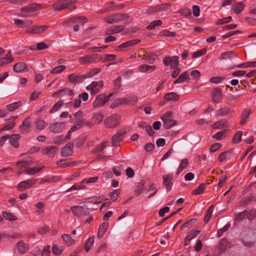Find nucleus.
I'll return each instance as SVG.
<instances>
[{"label": "nucleus", "mask_w": 256, "mask_h": 256, "mask_svg": "<svg viewBox=\"0 0 256 256\" xmlns=\"http://www.w3.org/2000/svg\"><path fill=\"white\" fill-rule=\"evenodd\" d=\"M121 121V116L118 114H112L104 120V125L107 128H112L117 126Z\"/></svg>", "instance_id": "nucleus-1"}, {"label": "nucleus", "mask_w": 256, "mask_h": 256, "mask_svg": "<svg viewBox=\"0 0 256 256\" xmlns=\"http://www.w3.org/2000/svg\"><path fill=\"white\" fill-rule=\"evenodd\" d=\"M164 123L163 126L166 129H170L176 124V122L172 119V112H167L161 118Z\"/></svg>", "instance_id": "nucleus-2"}, {"label": "nucleus", "mask_w": 256, "mask_h": 256, "mask_svg": "<svg viewBox=\"0 0 256 256\" xmlns=\"http://www.w3.org/2000/svg\"><path fill=\"white\" fill-rule=\"evenodd\" d=\"M102 60L100 55L94 54H88L84 56L80 57L79 59V62L81 64L96 63Z\"/></svg>", "instance_id": "nucleus-3"}, {"label": "nucleus", "mask_w": 256, "mask_h": 256, "mask_svg": "<svg viewBox=\"0 0 256 256\" xmlns=\"http://www.w3.org/2000/svg\"><path fill=\"white\" fill-rule=\"evenodd\" d=\"M102 86L103 82L102 80L94 81L86 87V90L94 96L98 94Z\"/></svg>", "instance_id": "nucleus-4"}, {"label": "nucleus", "mask_w": 256, "mask_h": 256, "mask_svg": "<svg viewBox=\"0 0 256 256\" xmlns=\"http://www.w3.org/2000/svg\"><path fill=\"white\" fill-rule=\"evenodd\" d=\"M65 122H59L50 124L49 130L54 133H60L65 129Z\"/></svg>", "instance_id": "nucleus-5"}, {"label": "nucleus", "mask_w": 256, "mask_h": 256, "mask_svg": "<svg viewBox=\"0 0 256 256\" xmlns=\"http://www.w3.org/2000/svg\"><path fill=\"white\" fill-rule=\"evenodd\" d=\"M222 90L218 88H216L212 90L211 92V98L213 102L218 103L222 98Z\"/></svg>", "instance_id": "nucleus-6"}, {"label": "nucleus", "mask_w": 256, "mask_h": 256, "mask_svg": "<svg viewBox=\"0 0 256 256\" xmlns=\"http://www.w3.org/2000/svg\"><path fill=\"white\" fill-rule=\"evenodd\" d=\"M108 100V98H106L104 94H99L96 97L94 103V108H98L103 106Z\"/></svg>", "instance_id": "nucleus-7"}, {"label": "nucleus", "mask_w": 256, "mask_h": 256, "mask_svg": "<svg viewBox=\"0 0 256 256\" xmlns=\"http://www.w3.org/2000/svg\"><path fill=\"white\" fill-rule=\"evenodd\" d=\"M36 182V180H35L30 179L22 181L18 185V188L20 191H23L26 188H30Z\"/></svg>", "instance_id": "nucleus-8"}, {"label": "nucleus", "mask_w": 256, "mask_h": 256, "mask_svg": "<svg viewBox=\"0 0 256 256\" xmlns=\"http://www.w3.org/2000/svg\"><path fill=\"white\" fill-rule=\"evenodd\" d=\"M70 209L73 214L78 217L83 216L88 214V212L84 210L82 206H74Z\"/></svg>", "instance_id": "nucleus-9"}, {"label": "nucleus", "mask_w": 256, "mask_h": 256, "mask_svg": "<svg viewBox=\"0 0 256 256\" xmlns=\"http://www.w3.org/2000/svg\"><path fill=\"white\" fill-rule=\"evenodd\" d=\"M163 178V184L166 186V190L168 192L172 188V180L173 178V174H170L167 175H164Z\"/></svg>", "instance_id": "nucleus-10"}, {"label": "nucleus", "mask_w": 256, "mask_h": 256, "mask_svg": "<svg viewBox=\"0 0 256 256\" xmlns=\"http://www.w3.org/2000/svg\"><path fill=\"white\" fill-rule=\"evenodd\" d=\"M74 144L69 142L66 144L61 150V154L62 156H67L72 154Z\"/></svg>", "instance_id": "nucleus-11"}, {"label": "nucleus", "mask_w": 256, "mask_h": 256, "mask_svg": "<svg viewBox=\"0 0 256 256\" xmlns=\"http://www.w3.org/2000/svg\"><path fill=\"white\" fill-rule=\"evenodd\" d=\"M70 82L72 83H79L82 82L83 80L86 79L84 75H79L76 74H72L68 77Z\"/></svg>", "instance_id": "nucleus-12"}, {"label": "nucleus", "mask_w": 256, "mask_h": 256, "mask_svg": "<svg viewBox=\"0 0 256 256\" xmlns=\"http://www.w3.org/2000/svg\"><path fill=\"white\" fill-rule=\"evenodd\" d=\"M48 28V26L46 25L34 26L31 28L28 32L34 34L42 33L46 32Z\"/></svg>", "instance_id": "nucleus-13"}, {"label": "nucleus", "mask_w": 256, "mask_h": 256, "mask_svg": "<svg viewBox=\"0 0 256 256\" xmlns=\"http://www.w3.org/2000/svg\"><path fill=\"white\" fill-rule=\"evenodd\" d=\"M67 8H68V4L66 0H60L53 5V8L56 11H60Z\"/></svg>", "instance_id": "nucleus-14"}, {"label": "nucleus", "mask_w": 256, "mask_h": 256, "mask_svg": "<svg viewBox=\"0 0 256 256\" xmlns=\"http://www.w3.org/2000/svg\"><path fill=\"white\" fill-rule=\"evenodd\" d=\"M140 40H132L124 42L118 46V48L120 50H124V49L132 46L135 45L140 42Z\"/></svg>", "instance_id": "nucleus-15"}, {"label": "nucleus", "mask_w": 256, "mask_h": 256, "mask_svg": "<svg viewBox=\"0 0 256 256\" xmlns=\"http://www.w3.org/2000/svg\"><path fill=\"white\" fill-rule=\"evenodd\" d=\"M58 148L55 146H48L42 148V152L44 154L49 156H53Z\"/></svg>", "instance_id": "nucleus-16"}, {"label": "nucleus", "mask_w": 256, "mask_h": 256, "mask_svg": "<svg viewBox=\"0 0 256 256\" xmlns=\"http://www.w3.org/2000/svg\"><path fill=\"white\" fill-rule=\"evenodd\" d=\"M124 28V26L123 25H120L116 27H112L106 30V33L107 35L118 33L122 31Z\"/></svg>", "instance_id": "nucleus-17"}, {"label": "nucleus", "mask_w": 256, "mask_h": 256, "mask_svg": "<svg viewBox=\"0 0 256 256\" xmlns=\"http://www.w3.org/2000/svg\"><path fill=\"white\" fill-rule=\"evenodd\" d=\"M66 160H61L58 161L56 162V164L61 168H67L70 166H74L76 165V162H66Z\"/></svg>", "instance_id": "nucleus-18"}, {"label": "nucleus", "mask_w": 256, "mask_h": 256, "mask_svg": "<svg viewBox=\"0 0 256 256\" xmlns=\"http://www.w3.org/2000/svg\"><path fill=\"white\" fill-rule=\"evenodd\" d=\"M26 68V64L22 62H20L15 64L13 67V70L16 72H22Z\"/></svg>", "instance_id": "nucleus-19"}, {"label": "nucleus", "mask_w": 256, "mask_h": 256, "mask_svg": "<svg viewBox=\"0 0 256 256\" xmlns=\"http://www.w3.org/2000/svg\"><path fill=\"white\" fill-rule=\"evenodd\" d=\"M108 226V222H103L100 226L98 230V236L99 238H102L107 230Z\"/></svg>", "instance_id": "nucleus-20"}, {"label": "nucleus", "mask_w": 256, "mask_h": 256, "mask_svg": "<svg viewBox=\"0 0 256 256\" xmlns=\"http://www.w3.org/2000/svg\"><path fill=\"white\" fill-rule=\"evenodd\" d=\"M40 8V6L36 4H32L30 6H28L22 8L20 10L22 12H31Z\"/></svg>", "instance_id": "nucleus-21"}, {"label": "nucleus", "mask_w": 256, "mask_h": 256, "mask_svg": "<svg viewBox=\"0 0 256 256\" xmlns=\"http://www.w3.org/2000/svg\"><path fill=\"white\" fill-rule=\"evenodd\" d=\"M17 248L20 254H23L28 251V248L26 244L22 241H20L17 244Z\"/></svg>", "instance_id": "nucleus-22"}, {"label": "nucleus", "mask_w": 256, "mask_h": 256, "mask_svg": "<svg viewBox=\"0 0 256 256\" xmlns=\"http://www.w3.org/2000/svg\"><path fill=\"white\" fill-rule=\"evenodd\" d=\"M20 136L18 134H14L9 136L10 142L15 148L18 146V140L20 139Z\"/></svg>", "instance_id": "nucleus-23"}, {"label": "nucleus", "mask_w": 256, "mask_h": 256, "mask_svg": "<svg viewBox=\"0 0 256 256\" xmlns=\"http://www.w3.org/2000/svg\"><path fill=\"white\" fill-rule=\"evenodd\" d=\"M228 122L226 120H222L216 122L212 125V127L214 129H220L228 126Z\"/></svg>", "instance_id": "nucleus-24"}, {"label": "nucleus", "mask_w": 256, "mask_h": 256, "mask_svg": "<svg viewBox=\"0 0 256 256\" xmlns=\"http://www.w3.org/2000/svg\"><path fill=\"white\" fill-rule=\"evenodd\" d=\"M88 20L84 16H74L70 20V22L72 23H78L80 24H84L87 22Z\"/></svg>", "instance_id": "nucleus-25"}, {"label": "nucleus", "mask_w": 256, "mask_h": 256, "mask_svg": "<svg viewBox=\"0 0 256 256\" xmlns=\"http://www.w3.org/2000/svg\"><path fill=\"white\" fill-rule=\"evenodd\" d=\"M251 112H252L250 110H245L243 112L242 115V120L240 121L241 124L244 125L245 124H246V122L248 120L250 115L251 114Z\"/></svg>", "instance_id": "nucleus-26"}, {"label": "nucleus", "mask_w": 256, "mask_h": 256, "mask_svg": "<svg viewBox=\"0 0 256 256\" xmlns=\"http://www.w3.org/2000/svg\"><path fill=\"white\" fill-rule=\"evenodd\" d=\"M188 164V160L186 158L182 159L181 163L177 170L176 174H179L184 169H185Z\"/></svg>", "instance_id": "nucleus-27"}, {"label": "nucleus", "mask_w": 256, "mask_h": 256, "mask_svg": "<svg viewBox=\"0 0 256 256\" xmlns=\"http://www.w3.org/2000/svg\"><path fill=\"white\" fill-rule=\"evenodd\" d=\"M94 238L93 236L90 237L86 242V244H84V250L86 252H88L92 246L94 244Z\"/></svg>", "instance_id": "nucleus-28"}, {"label": "nucleus", "mask_w": 256, "mask_h": 256, "mask_svg": "<svg viewBox=\"0 0 256 256\" xmlns=\"http://www.w3.org/2000/svg\"><path fill=\"white\" fill-rule=\"evenodd\" d=\"M164 98L166 101L177 100L178 99V96L175 92H170L166 94Z\"/></svg>", "instance_id": "nucleus-29"}, {"label": "nucleus", "mask_w": 256, "mask_h": 256, "mask_svg": "<svg viewBox=\"0 0 256 256\" xmlns=\"http://www.w3.org/2000/svg\"><path fill=\"white\" fill-rule=\"evenodd\" d=\"M236 55L234 52H223L220 58L221 60H226V59H232V58H236Z\"/></svg>", "instance_id": "nucleus-30"}, {"label": "nucleus", "mask_w": 256, "mask_h": 256, "mask_svg": "<svg viewBox=\"0 0 256 256\" xmlns=\"http://www.w3.org/2000/svg\"><path fill=\"white\" fill-rule=\"evenodd\" d=\"M104 116V114L102 112L96 113L93 114L92 118L94 120V122L98 124L100 123Z\"/></svg>", "instance_id": "nucleus-31"}, {"label": "nucleus", "mask_w": 256, "mask_h": 256, "mask_svg": "<svg viewBox=\"0 0 256 256\" xmlns=\"http://www.w3.org/2000/svg\"><path fill=\"white\" fill-rule=\"evenodd\" d=\"M188 78V75L186 72H184L182 73L178 78V79H176L174 82V84H176L178 83H181L184 82L185 80H186Z\"/></svg>", "instance_id": "nucleus-32"}, {"label": "nucleus", "mask_w": 256, "mask_h": 256, "mask_svg": "<svg viewBox=\"0 0 256 256\" xmlns=\"http://www.w3.org/2000/svg\"><path fill=\"white\" fill-rule=\"evenodd\" d=\"M244 8V4L242 2L236 3L233 5L232 9L236 14L240 13Z\"/></svg>", "instance_id": "nucleus-33"}, {"label": "nucleus", "mask_w": 256, "mask_h": 256, "mask_svg": "<svg viewBox=\"0 0 256 256\" xmlns=\"http://www.w3.org/2000/svg\"><path fill=\"white\" fill-rule=\"evenodd\" d=\"M62 238L68 246H71L74 242V240L71 238L70 234H64L62 235Z\"/></svg>", "instance_id": "nucleus-34"}, {"label": "nucleus", "mask_w": 256, "mask_h": 256, "mask_svg": "<svg viewBox=\"0 0 256 256\" xmlns=\"http://www.w3.org/2000/svg\"><path fill=\"white\" fill-rule=\"evenodd\" d=\"M126 133V132L123 133H118L116 134L112 138V142L113 144H115L117 142L121 141L123 139L124 135Z\"/></svg>", "instance_id": "nucleus-35"}, {"label": "nucleus", "mask_w": 256, "mask_h": 256, "mask_svg": "<svg viewBox=\"0 0 256 256\" xmlns=\"http://www.w3.org/2000/svg\"><path fill=\"white\" fill-rule=\"evenodd\" d=\"M138 68L141 72H145L147 71H152L155 69V67L154 66H148L147 64H142L140 66L138 67Z\"/></svg>", "instance_id": "nucleus-36"}, {"label": "nucleus", "mask_w": 256, "mask_h": 256, "mask_svg": "<svg viewBox=\"0 0 256 256\" xmlns=\"http://www.w3.org/2000/svg\"><path fill=\"white\" fill-rule=\"evenodd\" d=\"M64 248L62 246H60L54 244L52 245V252L54 254H60L64 251Z\"/></svg>", "instance_id": "nucleus-37"}, {"label": "nucleus", "mask_w": 256, "mask_h": 256, "mask_svg": "<svg viewBox=\"0 0 256 256\" xmlns=\"http://www.w3.org/2000/svg\"><path fill=\"white\" fill-rule=\"evenodd\" d=\"M21 105V102L20 101L15 102L6 106L8 110L10 112H12L18 108Z\"/></svg>", "instance_id": "nucleus-38"}, {"label": "nucleus", "mask_w": 256, "mask_h": 256, "mask_svg": "<svg viewBox=\"0 0 256 256\" xmlns=\"http://www.w3.org/2000/svg\"><path fill=\"white\" fill-rule=\"evenodd\" d=\"M162 24V21L161 20H156L150 24L146 28L148 30H150L154 29L156 26H160Z\"/></svg>", "instance_id": "nucleus-39"}, {"label": "nucleus", "mask_w": 256, "mask_h": 256, "mask_svg": "<svg viewBox=\"0 0 256 256\" xmlns=\"http://www.w3.org/2000/svg\"><path fill=\"white\" fill-rule=\"evenodd\" d=\"M100 68H96L93 69L90 72L84 74L86 79L94 76L96 74L100 72Z\"/></svg>", "instance_id": "nucleus-40"}, {"label": "nucleus", "mask_w": 256, "mask_h": 256, "mask_svg": "<svg viewBox=\"0 0 256 256\" xmlns=\"http://www.w3.org/2000/svg\"><path fill=\"white\" fill-rule=\"evenodd\" d=\"M213 210H214V206H211L207 210L206 214L204 218V222L206 223H207L208 222V220H210V218L212 216Z\"/></svg>", "instance_id": "nucleus-41"}, {"label": "nucleus", "mask_w": 256, "mask_h": 256, "mask_svg": "<svg viewBox=\"0 0 256 256\" xmlns=\"http://www.w3.org/2000/svg\"><path fill=\"white\" fill-rule=\"evenodd\" d=\"M230 108L228 107L224 106L217 111V115L220 116H225L228 114Z\"/></svg>", "instance_id": "nucleus-42"}, {"label": "nucleus", "mask_w": 256, "mask_h": 256, "mask_svg": "<svg viewBox=\"0 0 256 256\" xmlns=\"http://www.w3.org/2000/svg\"><path fill=\"white\" fill-rule=\"evenodd\" d=\"M42 170V168H32L26 169L25 170V173L28 174L34 175L36 173Z\"/></svg>", "instance_id": "nucleus-43"}, {"label": "nucleus", "mask_w": 256, "mask_h": 256, "mask_svg": "<svg viewBox=\"0 0 256 256\" xmlns=\"http://www.w3.org/2000/svg\"><path fill=\"white\" fill-rule=\"evenodd\" d=\"M66 67L64 65H60L54 68L50 72V74L60 73L66 69Z\"/></svg>", "instance_id": "nucleus-44"}, {"label": "nucleus", "mask_w": 256, "mask_h": 256, "mask_svg": "<svg viewBox=\"0 0 256 256\" xmlns=\"http://www.w3.org/2000/svg\"><path fill=\"white\" fill-rule=\"evenodd\" d=\"M2 216L6 219L10 221H12L16 220V218L11 213L4 211L2 212Z\"/></svg>", "instance_id": "nucleus-45"}, {"label": "nucleus", "mask_w": 256, "mask_h": 256, "mask_svg": "<svg viewBox=\"0 0 256 256\" xmlns=\"http://www.w3.org/2000/svg\"><path fill=\"white\" fill-rule=\"evenodd\" d=\"M169 4H162L156 6L154 7V10L156 12L168 9L169 8Z\"/></svg>", "instance_id": "nucleus-46"}, {"label": "nucleus", "mask_w": 256, "mask_h": 256, "mask_svg": "<svg viewBox=\"0 0 256 256\" xmlns=\"http://www.w3.org/2000/svg\"><path fill=\"white\" fill-rule=\"evenodd\" d=\"M230 224H226L222 228L219 229L217 232L218 238H220L224 232H226L230 228Z\"/></svg>", "instance_id": "nucleus-47"}, {"label": "nucleus", "mask_w": 256, "mask_h": 256, "mask_svg": "<svg viewBox=\"0 0 256 256\" xmlns=\"http://www.w3.org/2000/svg\"><path fill=\"white\" fill-rule=\"evenodd\" d=\"M16 164L19 165L21 167V170H22V168H25L26 166H32V160L18 162Z\"/></svg>", "instance_id": "nucleus-48"}, {"label": "nucleus", "mask_w": 256, "mask_h": 256, "mask_svg": "<svg viewBox=\"0 0 256 256\" xmlns=\"http://www.w3.org/2000/svg\"><path fill=\"white\" fill-rule=\"evenodd\" d=\"M225 78H226L224 76H214V77H212L210 78V82H211L212 83H214L215 84H218V83L221 82L224 80Z\"/></svg>", "instance_id": "nucleus-49"}, {"label": "nucleus", "mask_w": 256, "mask_h": 256, "mask_svg": "<svg viewBox=\"0 0 256 256\" xmlns=\"http://www.w3.org/2000/svg\"><path fill=\"white\" fill-rule=\"evenodd\" d=\"M170 68L174 69L178 65V58L177 56H172L171 58Z\"/></svg>", "instance_id": "nucleus-50"}, {"label": "nucleus", "mask_w": 256, "mask_h": 256, "mask_svg": "<svg viewBox=\"0 0 256 256\" xmlns=\"http://www.w3.org/2000/svg\"><path fill=\"white\" fill-rule=\"evenodd\" d=\"M58 94L60 96H64L65 95L68 96H72L73 94V92L72 90L70 89H69L68 88H64L58 92Z\"/></svg>", "instance_id": "nucleus-51"}, {"label": "nucleus", "mask_w": 256, "mask_h": 256, "mask_svg": "<svg viewBox=\"0 0 256 256\" xmlns=\"http://www.w3.org/2000/svg\"><path fill=\"white\" fill-rule=\"evenodd\" d=\"M36 127L38 130H43L47 125V124L42 120H38L36 122Z\"/></svg>", "instance_id": "nucleus-52"}, {"label": "nucleus", "mask_w": 256, "mask_h": 256, "mask_svg": "<svg viewBox=\"0 0 256 256\" xmlns=\"http://www.w3.org/2000/svg\"><path fill=\"white\" fill-rule=\"evenodd\" d=\"M238 67L244 68L246 67H256V62H250L242 64Z\"/></svg>", "instance_id": "nucleus-53"}, {"label": "nucleus", "mask_w": 256, "mask_h": 256, "mask_svg": "<svg viewBox=\"0 0 256 256\" xmlns=\"http://www.w3.org/2000/svg\"><path fill=\"white\" fill-rule=\"evenodd\" d=\"M205 184H201L198 187L192 192L194 194H198L202 193L205 189Z\"/></svg>", "instance_id": "nucleus-54"}, {"label": "nucleus", "mask_w": 256, "mask_h": 256, "mask_svg": "<svg viewBox=\"0 0 256 256\" xmlns=\"http://www.w3.org/2000/svg\"><path fill=\"white\" fill-rule=\"evenodd\" d=\"M66 142L64 136L60 135L55 138L54 142L57 144H60Z\"/></svg>", "instance_id": "nucleus-55"}, {"label": "nucleus", "mask_w": 256, "mask_h": 256, "mask_svg": "<svg viewBox=\"0 0 256 256\" xmlns=\"http://www.w3.org/2000/svg\"><path fill=\"white\" fill-rule=\"evenodd\" d=\"M206 52V48L202 49L200 50L194 52L192 54V56L194 58H198V57L204 55Z\"/></svg>", "instance_id": "nucleus-56"}, {"label": "nucleus", "mask_w": 256, "mask_h": 256, "mask_svg": "<svg viewBox=\"0 0 256 256\" xmlns=\"http://www.w3.org/2000/svg\"><path fill=\"white\" fill-rule=\"evenodd\" d=\"M144 185L142 183L140 182L138 184V186H137L136 189L135 190L134 192L136 194L139 195L140 194L142 193L144 191Z\"/></svg>", "instance_id": "nucleus-57"}, {"label": "nucleus", "mask_w": 256, "mask_h": 256, "mask_svg": "<svg viewBox=\"0 0 256 256\" xmlns=\"http://www.w3.org/2000/svg\"><path fill=\"white\" fill-rule=\"evenodd\" d=\"M98 180V176H94V177H90L88 178V179L85 178L84 179L82 182L81 183H86V184H92L96 182V181Z\"/></svg>", "instance_id": "nucleus-58"}, {"label": "nucleus", "mask_w": 256, "mask_h": 256, "mask_svg": "<svg viewBox=\"0 0 256 256\" xmlns=\"http://www.w3.org/2000/svg\"><path fill=\"white\" fill-rule=\"evenodd\" d=\"M114 17L116 22L126 20L128 16L122 14H115Z\"/></svg>", "instance_id": "nucleus-59"}, {"label": "nucleus", "mask_w": 256, "mask_h": 256, "mask_svg": "<svg viewBox=\"0 0 256 256\" xmlns=\"http://www.w3.org/2000/svg\"><path fill=\"white\" fill-rule=\"evenodd\" d=\"M30 127V122L28 120H25L22 124L20 126V128L24 132H26L28 130Z\"/></svg>", "instance_id": "nucleus-60"}, {"label": "nucleus", "mask_w": 256, "mask_h": 256, "mask_svg": "<svg viewBox=\"0 0 256 256\" xmlns=\"http://www.w3.org/2000/svg\"><path fill=\"white\" fill-rule=\"evenodd\" d=\"M232 20V17L230 16H228L226 18H224L218 20V21L216 22L218 24H226L230 22Z\"/></svg>", "instance_id": "nucleus-61"}, {"label": "nucleus", "mask_w": 256, "mask_h": 256, "mask_svg": "<svg viewBox=\"0 0 256 256\" xmlns=\"http://www.w3.org/2000/svg\"><path fill=\"white\" fill-rule=\"evenodd\" d=\"M13 60H14V59L12 58H10L9 57H6V58H2L1 59H0V66H2L3 64L10 63Z\"/></svg>", "instance_id": "nucleus-62"}, {"label": "nucleus", "mask_w": 256, "mask_h": 256, "mask_svg": "<svg viewBox=\"0 0 256 256\" xmlns=\"http://www.w3.org/2000/svg\"><path fill=\"white\" fill-rule=\"evenodd\" d=\"M242 132L239 131L234 136L233 141L234 143H238L241 140V137L242 136Z\"/></svg>", "instance_id": "nucleus-63"}, {"label": "nucleus", "mask_w": 256, "mask_h": 256, "mask_svg": "<svg viewBox=\"0 0 256 256\" xmlns=\"http://www.w3.org/2000/svg\"><path fill=\"white\" fill-rule=\"evenodd\" d=\"M246 216L249 220H253L256 218V209L251 210L248 213L247 212Z\"/></svg>", "instance_id": "nucleus-64"}]
</instances>
